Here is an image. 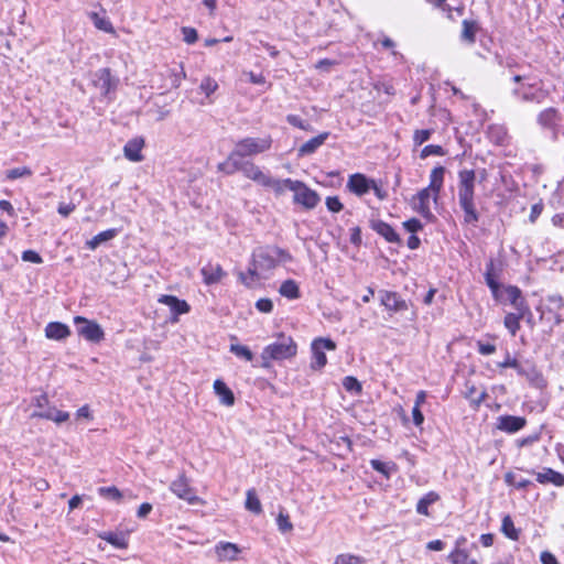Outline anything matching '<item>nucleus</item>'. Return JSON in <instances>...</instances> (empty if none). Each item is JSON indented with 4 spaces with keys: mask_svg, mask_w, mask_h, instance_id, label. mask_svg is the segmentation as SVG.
Here are the masks:
<instances>
[{
    "mask_svg": "<svg viewBox=\"0 0 564 564\" xmlns=\"http://www.w3.org/2000/svg\"><path fill=\"white\" fill-rule=\"evenodd\" d=\"M292 256L276 246H264L253 250L246 272L239 273L240 281L248 288H254L262 280L272 276L280 263L292 261Z\"/></svg>",
    "mask_w": 564,
    "mask_h": 564,
    "instance_id": "f257e3e1",
    "label": "nucleus"
},
{
    "mask_svg": "<svg viewBox=\"0 0 564 564\" xmlns=\"http://www.w3.org/2000/svg\"><path fill=\"white\" fill-rule=\"evenodd\" d=\"M475 182L474 170L458 172V204L464 212V220L467 224H476L479 219L475 208Z\"/></svg>",
    "mask_w": 564,
    "mask_h": 564,
    "instance_id": "f03ea898",
    "label": "nucleus"
},
{
    "mask_svg": "<svg viewBox=\"0 0 564 564\" xmlns=\"http://www.w3.org/2000/svg\"><path fill=\"white\" fill-rule=\"evenodd\" d=\"M272 138L265 135L262 138L247 137L236 142L225 162H243V158L254 156L269 151L272 147Z\"/></svg>",
    "mask_w": 564,
    "mask_h": 564,
    "instance_id": "7ed1b4c3",
    "label": "nucleus"
},
{
    "mask_svg": "<svg viewBox=\"0 0 564 564\" xmlns=\"http://www.w3.org/2000/svg\"><path fill=\"white\" fill-rule=\"evenodd\" d=\"M297 346L290 336L281 334L275 343L265 346L261 352V367L270 368L272 361H281L296 355Z\"/></svg>",
    "mask_w": 564,
    "mask_h": 564,
    "instance_id": "20e7f679",
    "label": "nucleus"
},
{
    "mask_svg": "<svg viewBox=\"0 0 564 564\" xmlns=\"http://www.w3.org/2000/svg\"><path fill=\"white\" fill-rule=\"evenodd\" d=\"M218 171L224 172L228 175L234 174L238 171L253 182L264 186L269 175L265 174L258 165L253 162H221L218 164Z\"/></svg>",
    "mask_w": 564,
    "mask_h": 564,
    "instance_id": "39448f33",
    "label": "nucleus"
},
{
    "mask_svg": "<svg viewBox=\"0 0 564 564\" xmlns=\"http://www.w3.org/2000/svg\"><path fill=\"white\" fill-rule=\"evenodd\" d=\"M170 490L180 499L185 500L189 505H204L205 501L200 499L194 488L191 487L188 479L184 474H181L170 485Z\"/></svg>",
    "mask_w": 564,
    "mask_h": 564,
    "instance_id": "423d86ee",
    "label": "nucleus"
},
{
    "mask_svg": "<svg viewBox=\"0 0 564 564\" xmlns=\"http://www.w3.org/2000/svg\"><path fill=\"white\" fill-rule=\"evenodd\" d=\"M74 323L77 334L86 340L99 343L104 339L105 333L98 323L89 321L83 316H76L74 318Z\"/></svg>",
    "mask_w": 564,
    "mask_h": 564,
    "instance_id": "0eeeda50",
    "label": "nucleus"
},
{
    "mask_svg": "<svg viewBox=\"0 0 564 564\" xmlns=\"http://www.w3.org/2000/svg\"><path fill=\"white\" fill-rule=\"evenodd\" d=\"M292 192L294 193L293 202L307 209L314 208L319 202L318 194L301 181H295Z\"/></svg>",
    "mask_w": 564,
    "mask_h": 564,
    "instance_id": "6e6552de",
    "label": "nucleus"
},
{
    "mask_svg": "<svg viewBox=\"0 0 564 564\" xmlns=\"http://www.w3.org/2000/svg\"><path fill=\"white\" fill-rule=\"evenodd\" d=\"M336 344L329 338H316L312 343V368L321 369L327 364L325 350H335Z\"/></svg>",
    "mask_w": 564,
    "mask_h": 564,
    "instance_id": "1a4fd4ad",
    "label": "nucleus"
},
{
    "mask_svg": "<svg viewBox=\"0 0 564 564\" xmlns=\"http://www.w3.org/2000/svg\"><path fill=\"white\" fill-rule=\"evenodd\" d=\"M94 85L104 96H108L116 90L118 79L111 75L109 68H100L94 74Z\"/></svg>",
    "mask_w": 564,
    "mask_h": 564,
    "instance_id": "9d476101",
    "label": "nucleus"
},
{
    "mask_svg": "<svg viewBox=\"0 0 564 564\" xmlns=\"http://www.w3.org/2000/svg\"><path fill=\"white\" fill-rule=\"evenodd\" d=\"M536 85L534 83L523 84L521 87H516L512 89V96L518 98L524 102H542L545 93L542 89H538L536 91H531V88H534Z\"/></svg>",
    "mask_w": 564,
    "mask_h": 564,
    "instance_id": "9b49d317",
    "label": "nucleus"
},
{
    "mask_svg": "<svg viewBox=\"0 0 564 564\" xmlns=\"http://www.w3.org/2000/svg\"><path fill=\"white\" fill-rule=\"evenodd\" d=\"M159 302L167 305L174 313V316L172 317V322L174 323L178 321L177 316L180 314H186L191 308L186 301L180 300L174 295H161L159 297Z\"/></svg>",
    "mask_w": 564,
    "mask_h": 564,
    "instance_id": "f8f14e48",
    "label": "nucleus"
},
{
    "mask_svg": "<svg viewBox=\"0 0 564 564\" xmlns=\"http://www.w3.org/2000/svg\"><path fill=\"white\" fill-rule=\"evenodd\" d=\"M380 302L390 312H401L408 310L406 302L394 292L381 291Z\"/></svg>",
    "mask_w": 564,
    "mask_h": 564,
    "instance_id": "ddd939ff",
    "label": "nucleus"
},
{
    "mask_svg": "<svg viewBox=\"0 0 564 564\" xmlns=\"http://www.w3.org/2000/svg\"><path fill=\"white\" fill-rule=\"evenodd\" d=\"M432 194H433V192L425 187V188L421 189L412 198L413 208L426 218L432 216L431 208H430V199L432 197Z\"/></svg>",
    "mask_w": 564,
    "mask_h": 564,
    "instance_id": "4468645a",
    "label": "nucleus"
},
{
    "mask_svg": "<svg viewBox=\"0 0 564 564\" xmlns=\"http://www.w3.org/2000/svg\"><path fill=\"white\" fill-rule=\"evenodd\" d=\"M371 183L372 180H368L364 174L357 173L349 176L347 187L351 193L358 196H362L369 192L371 188Z\"/></svg>",
    "mask_w": 564,
    "mask_h": 564,
    "instance_id": "2eb2a0df",
    "label": "nucleus"
},
{
    "mask_svg": "<svg viewBox=\"0 0 564 564\" xmlns=\"http://www.w3.org/2000/svg\"><path fill=\"white\" fill-rule=\"evenodd\" d=\"M525 425L521 416L502 415L498 417L497 427L507 433H516Z\"/></svg>",
    "mask_w": 564,
    "mask_h": 564,
    "instance_id": "dca6fc26",
    "label": "nucleus"
},
{
    "mask_svg": "<svg viewBox=\"0 0 564 564\" xmlns=\"http://www.w3.org/2000/svg\"><path fill=\"white\" fill-rule=\"evenodd\" d=\"M32 417H41L45 420L53 421L57 424L64 423L69 419V413L65 411H61L54 406H51L46 410L35 411L32 414Z\"/></svg>",
    "mask_w": 564,
    "mask_h": 564,
    "instance_id": "f3484780",
    "label": "nucleus"
},
{
    "mask_svg": "<svg viewBox=\"0 0 564 564\" xmlns=\"http://www.w3.org/2000/svg\"><path fill=\"white\" fill-rule=\"evenodd\" d=\"M204 282L206 284H215L218 283L224 276L225 272L219 264L208 263L200 270Z\"/></svg>",
    "mask_w": 564,
    "mask_h": 564,
    "instance_id": "a211bd4d",
    "label": "nucleus"
},
{
    "mask_svg": "<svg viewBox=\"0 0 564 564\" xmlns=\"http://www.w3.org/2000/svg\"><path fill=\"white\" fill-rule=\"evenodd\" d=\"M295 181L296 180L291 178L278 180L269 175L268 181L264 184V187L271 188L276 196H281L285 193V191L292 192Z\"/></svg>",
    "mask_w": 564,
    "mask_h": 564,
    "instance_id": "6ab92c4d",
    "label": "nucleus"
},
{
    "mask_svg": "<svg viewBox=\"0 0 564 564\" xmlns=\"http://www.w3.org/2000/svg\"><path fill=\"white\" fill-rule=\"evenodd\" d=\"M214 391L219 398L221 404L226 406H232L235 404V395L223 380H215Z\"/></svg>",
    "mask_w": 564,
    "mask_h": 564,
    "instance_id": "aec40b11",
    "label": "nucleus"
},
{
    "mask_svg": "<svg viewBox=\"0 0 564 564\" xmlns=\"http://www.w3.org/2000/svg\"><path fill=\"white\" fill-rule=\"evenodd\" d=\"M143 148V140L142 139H132L127 142V144L123 148L124 156L132 162H140L142 161L143 156L141 154V150Z\"/></svg>",
    "mask_w": 564,
    "mask_h": 564,
    "instance_id": "412c9836",
    "label": "nucleus"
},
{
    "mask_svg": "<svg viewBox=\"0 0 564 564\" xmlns=\"http://www.w3.org/2000/svg\"><path fill=\"white\" fill-rule=\"evenodd\" d=\"M215 552L219 561H234L237 558L239 549L230 542H220L216 545Z\"/></svg>",
    "mask_w": 564,
    "mask_h": 564,
    "instance_id": "4be33fe9",
    "label": "nucleus"
},
{
    "mask_svg": "<svg viewBox=\"0 0 564 564\" xmlns=\"http://www.w3.org/2000/svg\"><path fill=\"white\" fill-rule=\"evenodd\" d=\"M69 334L68 326L59 322L48 323L45 327V335L50 339L61 340L68 337Z\"/></svg>",
    "mask_w": 564,
    "mask_h": 564,
    "instance_id": "5701e85b",
    "label": "nucleus"
},
{
    "mask_svg": "<svg viewBox=\"0 0 564 564\" xmlns=\"http://www.w3.org/2000/svg\"><path fill=\"white\" fill-rule=\"evenodd\" d=\"M561 116L556 108H546L542 110L538 116V122L549 129H553L556 127L557 122L560 121Z\"/></svg>",
    "mask_w": 564,
    "mask_h": 564,
    "instance_id": "b1692460",
    "label": "nucleus"
},
{
    "mask_svg": "<svg viewBox=\"0 0 564 564\" xmlns=\"http://www.w3.org/2000/svg\"><path fill=\"white\" fill-rule=\"evenodd\" d=\"M536 480L540 484H553L557 487H562L564 485V475L551 469L544 468L542 471L536 473Z\"/></svg>",
    "mask_w": 564,
    "mask_h": 564,
    "instance_id": "393cba45",
    "label": "nucleus"
},
{
    "mask_svg": "<svg viewBox=\"0 0 564 564\" xmlns=\"http://www.w3.org/2000/svg\"><path fill=\"white\" fill-rule=\"evenodd\" d=\"M327 138H328V132H323V133L310 139L308 141H306L305 143H303L301 145V148L299 149V154L300 155H308V154L314 153L321 145L324 144V142L326 141Z\"/></svg>",
    "mask_w": 564,
    "mask_h": 564,
    "instance_id": "a878e982",
    "label": "nucleus"
},
{
    "mask_svg": "<svg viewBox=\"0 0 564 564\" xmlns=\"http://www.w3.org/2000/svg\"><path fill=\"white\" fill-rule=\"evenodd\" d=\"M445 169L443 166L434 167L430 175V185L426 187L433 192L434 199L437 198V195L443 186L444 182Z\"/></svg>",
    "mask_w": 564,
    "mask_h": 564,
    "instance_id": "bb28decb",
    "label": "nucleus"
},
{
    "mask_svg": "<svg viewBox=\"0 0 564 564\" xmlns=\"http://www.w3.org/2000/svg\"><path fill=\"white\" fill-rule=\"evenodd\" d=\"M373 230L382 236L389 242H400L399 235L395 230L387 223L378 220L373 223Z\"/></svg>",
    "mask_w": 564,
    "mask_h": 564,
    "instance_id": "cd10ccee",
    "label": "nucleus"
},
{
    "mask_svg": "<svg viewBox=\"0 0 564 564\" xmlns=\"http://www.w3.org/2000/svg\"><path fill=\"white\" fill-rule=\"evenodd\" d=\"M279 294L288 300H296L301 296L300 286L296 281L288 279L281 283Z\"/></svg>",
    "mask_w": 564,
    "mask_h": 564,
    "instance_id": "c85d7f7f",
    "label": "nucleus"
},
{
    "mask_svg": "<svg viewBox=\"0 0 564 564\" xmlns=\"http://www.w3.org/2000/svg\"><path fill=\"white\" fill-rule=\"evenodd\" d=\"M507 300L514 306L517 311L528 310L524 300L521 296V291L517 286H507L505 290Z\"/></svg>",
    "mask_w": 564,
    "mask_h": 564,
    "instance_id": "c756f323",
    "label": "nucleus"
},
{
    "mask_svg": "<svg viewBox=\"0 0 564 564\" xmlns=\"http://www.w3.org/2000/svg\"><path fill=\"white\" fill-rule=\"evenodd\" d=\"M527 310L517 311V313H508L505 317V326L512 336H516L520 329V321L524 316Z\"/></svg>",
    "mask_w": 564,
    "mask_h": 564,
    "instance_id": "7c9ffc66",
    "label": "nucleus"
},
{
    "mask_svg": "<svg viewBox=\"0 0 564 564\" xmlns=\"http://www.w3.org/2000/svg\"><path fill=\"white\" fill-rule=\"evenodd\" d=\"M440 500L438 494L430 491L423 496L416 503V512L423 516H430L429 507Z\"/></svg>",
    "mask_w": 564,
    "mask_h": 564,
    "instance_id": "2f4dec72",
    "label": "nucleus"
},
{
    "mask_svg": "<svg viewBox=\"0 0 564 564\" xmlns=\"http://www.w3.org/2000/svg\"><path fill=\"white\" fill-rule=\"evenodd\" d=\"M117 236V230L116 229H108V230H105L102 232H99L98 235H96L95 237H93L90 240H88L86 242V246L90 249V250H95L96 248H98L101 243L106 242V241H109L111 239H113L115 237Z\"/></svg>",
    "mask_w": 564,
    "mask_h": 564,
    "instance_id": "473e14b6",
    "label": "nucleus"
},
{
    "mask_svg": "<svg viewBox=\"0 0 564 564\" xmlns=\"http://www.w3.org/2000/svg\"><path fill=\"white\" fill-rule=\"evenodd\" d=\"M448 560L452 564H478V562L467 554L463 549H454L448 555Z\"/></svg>",
    "mask_w": 564,
    "mask_h": 564,
    "instance_id": "72a5a7b5",
    "label": "nucleus"
},
{
    "mask_svg": "<svg viewBox=\"0 0 564 564\" xmlns=\"http://www.w3.org/2000/svg\"><path fill=\"white\" fill-rule=\"evenodd\" d=\"M99 538L107 541L117 549H127L128 540L124 535L116 534L112 532H104L99 534Z\"/></svg>",
    "mask_w": 564,
    "mask_h": 564,
    "instance_id": "f704fd0d",
    "label": "nucleus"
},
{
    "mask_svg": "<svg viewBox=\"0 0 564 564\" xmlns=\"http://www.w3.org/2000/svg\"><path fill=\"white\" fill-rule=\"evenodd\" d=\"M246 509L256 513V514H259L261 513L262 511V506H261V502L259 500V498L257 497L256 495V491L254 489H249L247 491V498H246Z\"/></svg>",
    "mask_w": 564,
    "mask_h": 564,
    "instance_id": "c9c22d12",
    "label": "nucleus"
},
{
    "mask_svg": "<svg viewBox=\"0 0 564 564\" xmlns=\"http://www.w3.org/2000/svg\"><path fill=\"white\" fill-rule=\"evenodd\" d=\"M90 19L94 22V25L106 33H115V29L111 24V22L106 17H100L96 12H91L89 14Z\"/></svg>",
    "mask_w": 564,
    "mask_h": 564,
    "instance_id": "e433bc0d",
    "label": "nucleus"
},
{
    "mask_svg": "<svg viewBox=\"0 0 564 564\" xmlns=\"http://www.w3.org/2000/svg\"><path fill=\"white\" fill-rule=\"evenodd\" d=\"M218 89V83L210 76H206L202 79L199 90L205 94L206 98L210 102V96Z\"/></svg>",
    "mask_w": 564,
    "mask_h": 564,
    "instance_id": "4c0bfd02",
    "label": "nucleus"
},
{
    "mask_svg": "<svg viewBox=\"0 0 564 564\" xmlns=\"http://www.w3.org/2000/svg\"><path fill=\"white\" fill-rule=\"evenodd\" d=\"M501 530L505 535L511 540H518L519 531L516 529L513 521L510 516H506L502 519Z\"/></svg>",
    "mask_w": 564,
    "mask_h": 564,
    "instance_id": "58836bf2",
    "label": "nucleus"
},
{
    "mask_svg": "<svg viewBox=\"0 0 564 564\" xmlns=\"http://www.w3.org/2000/svg\"><path fill=\"white\" fill-rule=\"evenodd\" d=\"M370 465L375 470L381 473L387 478L395 470V465L393 463H384L379 459H371Z\"/></svg>",
    "mask_w": 564,
    "mask_h": 564,
    "instance_id": "ea45409f",
    "label": "nucleus"
},
{
    "mask_svg": "<svg viewBox=\"0 0 564 564\" xmlns=\"http://www.w3.org/2000/svg\"><path fill=\"white\" fill-rule=\"evenodd\" d=\"M477 32V26L474 22H470L468 20L463 21V32H462V39L473 43L475 42V36Z\"/></svg>",
    "mask_w": 564,
    "mask_h": 564,
    "instance_id": "a19ab883",
    "label": "nucleus"
},
{
    "mask_svg": "<svg viewBox=\"0 0 564 564\" xmlns=\"http://www.w3.org/2000/svg\"><path fill=\"white\" fill-rule=\"evenodd\" d=\"M230 351L237 357L242 358L247 361H251L253 359V354L247 346L232 344L230 346Z\"/></svg>",
    "mask_w": 564,
    "mask_h": 564,
    "instance_id": "79ce46f5",
    "label": "nucleus"
},
{
    "mask_svg": "<svg viewBox=\"0 0 564 564\" xmlns=\"http://www.w3.org/2000/svg\"><path fill=\"white\" fill-rule=\"evenodd\" d=\"M98 494L109 500H120L121 499V492L119 489L115 486L111 487H100L98 488Z\"/></svg>",
    "mask_w": 564,
    "mask_h": 564,
    "instance_id": "37998d69",
    "label": "nucleus"
},
{
    "mask_svg": "<svg viewBox=\"0 0 564 564\" xmlns=\"http://www.w3.org/2000/svg\"><path fill=\"white\" fill-rule=\"evenodd\" d=\"M31 175H32V171L29 167H26V166L11 169V170H8L6 172V176L9 180H17V178H20V177H28V176H31Z\"/></svg>",
    "mask_w": 564,
    "mask_h": 564,
    "instance_id": "c03bdc74",
    "label": "nucleus"
},
{
    "mask_svg": "<svg viewBox=\"0 0 564 564\" xmlns=\"http://www.w3.org/2000/svg\"><path fill=\"white\" fill-rule=\"evenodd\" d=\"M433 133V130L431 129H422V130H415L413 134V143L415 147H419L426 142Z\"/></svg>",
    "mask_w": 564,
    "mask_h": 564,
    "instance_id": "a18cd8bd",
    "label": "nucleus"
},
{
    "mask_svg": "<svg viewBox=\"0 0 564 564\" xmlns=\"http://www.w3.org/2000/svg\"><path fill=\"white\" fill-rule=\"evenodd\" d=\"M344 388L349 392L360 393L361 384L355 377H345L343 380Z\"/></svg>",
    "mask_w": 564,
    "mask_h": 564,
    "instance_id": "49530a36",
    "label": "nucleus"
},
{
    "mask_svg": "<svg viewBox=\"0 0 564 564\" xmlns=\"http://www.w3.org/2000/svg\"><path fill=\"white\" fill-rule=\"evenodd\" d=\"M444 154H445L444 149L441 145L430 144L422 149L420 158L426 159L427 156H431V155H440L441 156Z\"/></svg>",
    "mask_w": 564,
    "mask_h": 564,
    "instance_id": "de8ad7c7",
    "label": "nucleus"
},
{
    "mask_svg": "<svg viewBox=\"0 0 564 564\" xmlns=\"http://www.w3.org/2000/svg\"><path fill=\"white\" fill-rule=\"evenodd\" d=\"M334 564H364V560L357 555L340 554L335 558Z\"/></svg>",
    "mask_w": 564,
    "mask_h": 564,
    "instance_id": "09e8293b",
    "label": "nucleus"
},
{
    "mask_svg": "<svg viewBox=\"0 0 564 564\" xmlns=\"http://www.w3.org/2000/svg\"><path fill=\"white\" fill-rule=\"evenodd\" d=\"M276 524L281 532H290L293 530V524L286 513L280 512L276 518Z\"/></svg>",
    "mask_w": 564,
    "mask_h": 564,
    "instance_id": "8fccbe9b",
    "label": "nucleus"
},
{
    "mask_svg": "<svg viewBox=\"0 0 564 564\" xmlns=\"http://www.w3.org/2000/svg\"><path fill=\"white\" fill-rule=\"evenodd\" d=\"M506 482L509 484V485L514 486L518 489L525 488V487H528L531 484V481L529 479H524V478H521V479L517 480L514 475L511 474V473H508L506 475Z\"/></svg>",
    "mask_w": 564,
    "mask_h": 564,
    "instance_id": "3c124183",
    "label": "nucleus"
},
{
    "mask_svg": "<svg viewBox=\"0 0 564 564\" xmlns=\"http://www.w3.org/2000/svg\"><path fill=\"white\" fill-rule=\"evenodd\" d=\"M183 40L187 44H193L197 41V31L194 28L183 26L182 28Z\"/></svg>",
    "mask_w": 564,
    "mask_h": 564,
    "instance_id": "603ef678",
    "label": "nucleus"
},
{
    "mask_svg": "<svg viewBox=\"0 0 564 564\" xmlns=\"http://www.w3.org/2000/svg\"><path fill=\"white\" fill-rule=\"evenodd\" d=\"M22 260L25 262H32L40 264L43 262L42 257L34 250H25L22 253Z\"/></svg>",
    "mask_w": 564,
    "mask_h": 564,
    "instance_id": "864d4df0",
    "label": "nucleus"
},
{
    "mask_svg": "<svg viewBox=\"0 0 564 564\" xmlns=\"http://www.w3.org/2000/svg\"><path fill=\"white\" fill-rule=\"evenodd\" d=\"M403 227L406 231L412 232V234L420 231L423 228L421 221L416 218H411L409 220H405L403 223Z\"/></svg>",
    "mask_w": 564,
    "mask_h": 564,
    "instance_id": "5fc2aeb1",
    "label": "nucleus"
},
{
    "mask_svg": "<svg viewBox=\"0 0 564 564\" xmlns=\"http://www.w3.org/2000/svg\"><path fill=\"white\" fill-rule=\"evenodd\" d=\"M256 307L261 313H270L273 310V303L270 299H260L257 301Z\"/></svg>",
    "mask_w": 564,
    "mask_h": 564,
    "instance_id": "6e6d98bb",
    "label": "nucleus"
},
{
    "mask_svg": "<svg viewBox=\"0 0 564 564\" xmlns=\"http://www.w3.org/2000/svg\"><path fill=\"white\" fill-rule=\"evenodd\" d=\"M326 206L333 213H338V212H340L343 209V204L340 203V200L336 196L327 197L326 198Z\"/></svg>",
    "mask_w": 564,
    "mask_h": 564,
    "instance_id": "4d7b16f0",
    "label": "nucleus"
},
{
    "mask_svg": "<svg viewBox=\"0 0 564 564\" xmlns=\"http://www.w3.org/2000/svg\"><path fill=\"white\" fill-rule=\"evenodd\" d=\"M478 351L480 355L488 356L496 351V346L492 344H485L482 341L477 343Z\"/></svg>",
    "mask_w": 564,
    "mask_h": 564,
    "instance_id": "13d9d810",
    "label": "nucleus"
},
{
    "mask_svg": "<svg viewBox=\"0 0 564 564\" xmlns=\"http://www.w3.org/2000/svg\"><path fill=\"white\" fill-rule=\"evenodd\" d=\"M286 120L290 124L294 126V127H297L300 129H303V130H307L308 129V124H306L300 117L295 116V115H289L286 117Z\"/></svg>",
    "mask_w": 564,
    "mask_h": 564,
    "instance_id": "bf43d9fd",
    "label": "nucleus"
},
{
    "mask_svg": "<svg viewBox=\"0 0 564 564\" xmlns=\"http://www.w3.org/2000/svg\"><path fill=\"white\" fill-rule=\"evenodd\" d=\"M412 416H413V422L416 426H420L423 424L424 422V415L423 413L421 412L420 408L419 406H413V410H412Z\"/></svg>",
    "mask_w": 564,
    "mask_h": 564,
    "instance_id": "052dcab7",
    "label": "nucleus"
},
{
    "mask_svg": "<svg viewBox=\"0 0 564 564\" xmlns=\"http://www.w3.org/2000/svg\"><path fill=\"white\" fill-rule=\"evenodd\" d=\"M542 210H543V205L541 203L534 204L531 207L530 221L534 223L536 220V218L541 215Z\"/></svg>",
    "mask_w": 564,
    "mask_h": 564,
    "instance_id": "680f3d73",
    "label": "nucleus"
},
{
    "mask_svg": "<svg viewBox=\"0 0 564 564\" xmlns=\"http://www.w3.org/2000/svg\"><path fill=\"white\" fill-rule=\"evenodd\" d=\"M75 209V205L69 203V204H59L58 205V213L64 216V217H67L73 210Z\"/></svg>",
    "mask_w": 564,
    "mask_h": 564,
    "instance_id": "e2e57ef3",
    "label": "nucleus"
},
{
    "mask_svg": "<svg viewBox=\"0 0 564 564\" xmlns=\"http://www.w3.org/2000/svg\"><path fill=\"white\" fill-rule=\"evenodd\" d=\"M76 416L78 419H87V420H91L93 419V415H91V412H90V409L88 405H83L82 408H79L76 412Z\"/></svg>",
    "mask_w": 564,
    "mask_h": 564,
    "instance_id": "0e129e2a",
    "label": "nucleus"
},
{
    "mask_svg": "<svg viewBox=\"0 0 564 564\" xmlns=\"http://www.w3.org/2000/svg\"><path fill=\"white\" fill-rule=\"evenodd\" d=\"M486 282H487V285L490 288V290L496 293L498 288H499V284L497 283V281L494 279L491 272L488 270L486 272Z\"/></svg>",
    "mask_w": 564,
    "mask_h": 564,
    "instance_id": "69168bd1",
    "label": "nucleus"
},
{
    "mask_svg": "<svg viewBox=\"0 0 564 564\" xmlns=\"http://www.w3.org/2000/svg\"><path fill=\"white\" fill-rule=\"evenodd\" d=\"M245 74L248 76L249 82L252 84H264L265 83V78L261 74H254L252 72H248Z\"/></svg>",
    "mask_w": 564,
    "mask_h": 564,
    "instance_id": "338daca9",
    "label": "nucleus"
},
{
    "mask_svg": "<svg viewBox=\"0 0 564 564\" xmlns=\"http://www.w3.org/2000/svg\"><path fill=\"white\" fill-rule=\"evenodd\" d=\"M541 562L542 564H557L556 557L550 552H542Z\"/></svg>",
    "mask_w": 564,
    "mask_h": 564,
    "instance_id": "774afa93",
    "label": "nucleus"
}]
</instances>
